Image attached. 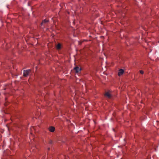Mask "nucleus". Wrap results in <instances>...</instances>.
I'll return each instance as SVG.
<instances>
[{
  "label": "nucleus",
  "instance_id": "obj_6",
  "mask_svg": "<svg viewBox=\"0 0 159 159\" xmlns=\"http://www.w3.org/2000/svg\"><path fill=\"white\" fill-rule=\"evenodd\" d=\"M104 96L107 97L109 98H110L112 96L108 92H106L104 94Z\"/></svg>",
  "mask_w": 159,
  "mask_h": 159
},
{
  "label": "nucleus",
  "instance_id": "obj_4",
  "mask_svg": "<svg viewBox=\"0 0 159 159\" xmlns=\"http://www.w3.org/2000/svg\"><path fill=\"white\" fill-rule=\"evenodd\" d=\"M124 70L121 69L119 70V72L118 73V75L119 76H120L122 75L124 73Z\"/></svg>",
  "mask_w": 159,
  "mask_h": 159
},
{
  "label": "nucleus",
  "instance_id": "obj_12",
  "mask_svg": "<svg viewBox=\"0 0 159 159\" xmlns=\"http://www.w3.org/2000/svg\"><path fill=\"white\" fill-rule=\"evenodd\" d=\"M35 148H36L35 147H33V148H31V149H33V150H34Z\"/></svg>",
  "mask_w": 159,
  "mask_h": 159
},
{
  "label": "nucleus",
  "instance_id": "obj_13",
  "mask_svg": "<svg viewBox=\"0 0 159 159\" xmlns=\"http://www.w3.org/2000/svg\"><path fill=\"white\" fill-rule=\"evenodd\" d=\"M63 157H64V159H66V156H63Z\"/></svg>",
  "mask_w": 159,
  "mask_h": 159
},
{
  "label": "nucleus",
  "instance_id": "obj_15",
  "mask_svg": "<svg viewBox=\"0 0 159 159\" xmlns=\"http://www.w3.org/2000/svg\"><path fill=\"white\" fill-rule=\"evenodd\" d=\"M67 13H68V14H69V12H68V11H67Z\"/></svg>",
  "mask_w": 159,
  "mask_h": 159
},
{
  "label": "nucleus",
  "instance_id": "obj_8",
  "mask_svg": "<svg viewBox=\"0 0 159 159\" xmlns=\"http://www.w3.org/2000/svg\"><path fill=\"white\" fill-rule=\"evenodd\" d=\"M7 98H6L5 99V103H4V105H5V106H7L10 103V102H7Z\"/></svg>",
  "mask_w": 159,
  "mask_h": 159
},
{
  "label": "nucleus",
  "instance_id": "obj_11",
  "mask_svg": "<svg viewBox=\"0 0 159 159\" xmlns=\"http://www.w3.org/2000/svg\"><path fill=\"white\" fill-rule=\"evenodd\" d=\"M83 42V41H80L79 42V44L80 45H81L82 44V43Z\"/></svg>",
  "mask_w": 159,
  "mask_h": 159
},
{
  "label": "nucleus",
  "instance_id": "obj_7",
  "mask_svg": "<svg viewBox=\"0 0 159 159\" xmlns=\"http://www.w3.org/2000/svg\"><path fill=\"white\" fill-rule=\"evenodd\" d=\"M49 22V20H47V19H44L43 20H42V23H41L40 25H41L42 26L43 25V24H45V23H46L47 22Z\"/></svg>",
  "mask_w": 159,
  "mask_h": 159
},
{
  "label": "nucleus",
  "instance_id": "obj_14",
  "mask_svg": "<svg viewBox=\"0 0 159 159\" xmlns=\"http://www.w3.org/2000/svg\"><path fill=\"white\" fill-rule=\"evenodd\" d=\"M50 148H48V150H50Z\"/></svg>",
  "mask_w": 159,
  "mask_h": 159
},
{
  "label": "nucleus",
  "instance_id": "obj_2",
  "mask_svg": "<svg viewBox=\"0 0 159 159\" xmlns=\"http://www.w3.org/2000/svg\"><path fill=\"white\" fill-rule=\"evenodd\" d=\"M74 70L75 71V73H79L80 72L81 70V68H79V67L78 66H76L74 68Z\"/></svg>",
  "mask_w": 159,
  "mask_h": 159
},
{
  "label": "nucleus",
  "instance_id": "obj_9",
  "mask_svg": "<svg viewBox=\"0 0 159 159\" xmlns=\"http://www.w3.org/2000/svg\"><path fill=\"white\" fill-rule=\"evenodd\" d=\"M48 143L49 144H52L53 142L51 140H50L48 142Z\"/></svg>",
  "mask_w": 159,
  "mask_h": 159
},
{
  "label": "nucleus",
  "instance_id": "obj_5",
  "mask_svg": "<svg viewBox=\"0 0 159 159\" xmlns=\"http://www.w3.org/2000/svg\"><path fill=\"white\" fill-rule=\"evenodd\" d=\"M49 130L51 132H53L54 131L55 129V128L54 126H51L49 127L48 128Z\"/></svg>",
  "mask_w": 159,
  "mask_h": 159
},
{
  "label": "nucleus",
  "instance_id": "obj_10",
  "mask_svg": "<svg viewBox=\"0 0 159 159\" xmlns=\"http://www.w3.org/2000/svg\"><path fill=\"white\" fill-rule=\"evenodd\" d=\"M139 73L141 74H143L144 73V71L143 70H139Z\"/></svg>",
  "mask_w": 159,
  "mask_h": 159
},
{
  "label": "nucleus",
  "instance_id": "obj_3",
  "mask_svg": "<svg viewBox=\"0 0 159 159\" xmlns=\"http://www.w3.org/2000/svg\"><path fill=\"white\" fill-rule=\"evenodd\" d=\"M62 47V46L60 43H58L56 46V48L57 50H60Z\"/></svg>",
  "mask_w": 159,
  "mask_h": 159
},
{
  "label": "nucleus",
  "instance_id": "obj_1",
  "mask_svg": "<svg viewBox=\"0 0 159 159\" xmlns=\"http://www.w3.org/2000/svg\"><path fill=\"white\" fill-rule=\"evenodd\" d=\"M31 72V70L30 69L27 70H24L23 73L24 76L25 77H27L29 75V74Z\"/></svg>",
  "mask_w": 159,
  "mask_h": 159
}]
</instances>
